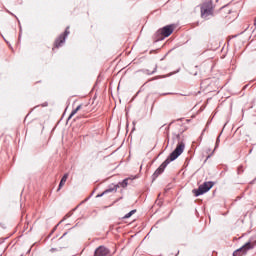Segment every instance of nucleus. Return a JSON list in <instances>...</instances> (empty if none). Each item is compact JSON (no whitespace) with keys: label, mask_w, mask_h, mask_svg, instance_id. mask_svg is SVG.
Masks as SVG:
<instances>
[{"label":"nucleus","mask_w":256,"mask_h":256,"mask_svg":"<svg viewBox=\"0 0 256 256\" xmlns=\"http://www.w3.org/2000/svg\"><path fill=\"white\" fill-rule=\"evenodd\" d=\"M111 191H113V189H108V190L104 191L102 194H98L97 197H103L105 195V193H111Z\"/></svg>","instance_id":"f8f14e48"},{"label":"nucleus","mask_w":256,"mask_h":256,"mask_svg":"<svg viewBox=\"0 0 256 256\" xmlns=\"http://www.w3.org/2000/svg\"><path fill=\"white\" fill-rule=\"evenodd\" d=\"M213 188V182H205L204 184L200 185L197 190H193L195 197H199V195H203L210 191Z\"/></svg>","instance_id":"f03ea898"},{"label":"nucleus","mask_w":256,"mask_h":256,"mask_svg":"<svg viewBox=\"0 0 256 256\" xmlns=\"http://www.w3.org/2000/svg\"><path fill=\"white\" fill-rule=\"evenodd\" d=\"M50 251H51V253H53V252L57 251V249L52 248Z\"/></svg>","instance_id":"4468645a"},{"label":"nucleus","mask_w":256,"mask_h":256,"mask_svg":"<svg viewBox=\"0 0 256 256\" xmlns=\"http://www.w3.org/2000/svg\"><path fill=\"white\" fill-rule=\"evenodd\" d=\"M135 212H136V210L130 211L129 213H127V214L124 216V219H129V217H131L132 215H134Z\"/></svg>","instance_id":"9d476101"},{"label":"nucleus","mask_w":256,"mask_h":256,"mask_svg":"<svg viewBox=\"0 0 256 256\" xmlns=\"http://www.w3.org/2000/svg\"><path fill=\"white\" fill-rule=\"evenodd\" d=\"M109 253V249L105 246H100L95 250L94 256H108Z\"/></svg>","instance_id":"39448f33"},{"label":"nucleus","mask_w":256,"mask_h":256,"mask_svg":"<svg viewBox=\"0 0 256 256\" xmlns=\"http://www.w3.org/2000/svg\"><path fill=\"white\" fill-rule=\"evenodd\" d=\"M209 15H213V6H211V4H204L201 7V17L203 19H207V17H209Z\"/></svg>","instance_id":"7ed1b4c3"},{"label":"nucleus","mask_w":256,"mask_h":256,"mask_svg":"<svg viewBox=\"0 0 256 256\" xmlns=\"http://www.w3.org/2000/svg\"><path fill=\"white\" fill-rule=\"evenodd\" d=\"M249 249H253V245L250 242H247L244 246H242L241 248L236 250L233 253V256L245 255V253H247V251H249Z\"/></svg>","instance_id":"20e7f679"},{"label":"nucleus","mask_w":256,"mask_h":256,"mask_svg":"<svg viewBox=\"0 0 256 256\" xmlns=\"http://www.w3.org/2000/svg\"><path fill=\"white\" fill-rule=\"evenodd\" d=\"M67 179H69V174H65L59 184V188L58 191L61 189V187H63V185H65V183H67Z\"/></svg>","instance_id":"6e6552de"},{"label":"nucleus","mask_w":256,"mask_h":256,"mask_svg":"<svg viewBox=\"0 0 256 256\" xmlns=\"http://www.w3.org/2000/svg\"><path fill=\"white\" fill-rule=\"evenodd\" d=\"M79 109H81V106H78L75 110L72 111V113L70 114L68 121H71V117H73V115H75V113H77V111H79Z\"/></svg>","instance_id":"1a4fd4ad"},{"label":"nucleus","mask_w":256,"mask_h":256,"mask_svg":"<svg viewBox=\"0 0 256 256\" xmlns=\"http://www.w3.org/2000/svg\"><path fill=\"white\" fill-rule=\"evenodd\" d=\"M219 137H221V133H220V135L217 137L216 146L219 145Z\"/></svg>","instance_id":"ddd939ff"},{"label":"nucleus","mask_w":256,"mask_h":256,"mask_svg":"<svg viewBox=\"0 0 256 256\" xmlns=\"http://www.w3.org/2000/svg\"><path fill=\"white\" fill-rule=\"evenodd\" d=\"M183 151H185V143L180 142L177 144L175 150L170 154L169 158L166 159L154 172L153 179H157V177H159V175L165 171L167 165H169L171 161H175V159H177L183 153Z\"/></svg>","instance_id":"f257e3e1"},{"label":"nucleus","mask_w":256,"mask_h":256,"mask_svg":"<svg viewBox=\"0 0 256 256\" xmlns=\"http://www.w3.org/2000/svg\"><path fill=\"white\" fill-rule=\"evenodd\" d=\"M67 35V31L65 32V34H62L59 36V38L55 41L54 47L56 49H59V47H61L62 43H65V36Z\"/></svg>","instance_id":"423d86ee"},{"label":"nucleus","mask_w":256,"mask_h":256,"mask_svg":"<svg viewBox=\"0 0 256 256\" xmlns=\"http://www.w3.org/2000/svg\"><path fill=\"white\" fill-rule=\"evenodd\" d=\"M161 33L164 37H169L171 33H173V26L169 25L164 28H162Z\"/></svg>","instance_id":"0eeeda50"},{"label":"nucleus","mask_w":256,"mask_h":256,"mask_svg":"<svg viewBox=\"0 0 256 256\" xmlns=\"http://www.w3.org/2000/svg\"><path fill=\"white\" fill-rule=\"evenodd\" d=\"M129 179H124L121 183V187H127Z\"/></svg>","instance_id":"9b49d317"}]
</instances>
